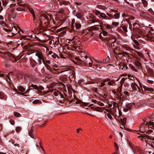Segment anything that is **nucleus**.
Returning a JSON list of instances; mask_svg holds the SVG:
<instances>
[{
    "label": "nucleus",
    "mask_w": 154,
    "mask_h": 154,
    "mask_svg": "<svg viewBox=\"0 0 154 154\" xmlns=\"http://www.w3.org/2000/svg\"><path fill=\"white\" fill-rule=\"evenodd\" d=\"M48 20L49 18L46 15L41 16L39 19L37 21L36 25L38 27L40 30H44L45 29V27L42 26V20L44 21L45 23L46 24L47 22H48Z\"/></svg>",
    "instance_id": "f257e3e1"
},
{
    "label": "nucleus",
    "mask_w": 154,
    "mask_h": 154,
    "mask_svg": "<svg viewBox=\"0 0 154 154\" xmlns=\"http://www.w3.org/2000/svg\"><path fill=\"white\" fill-rule=\"evenodd\" d=\"M0 53H1L2 54V55H1V56L5 59V62L8 61L9 59V57H12L14 59V60L15 61H16L19 59H17V57H15V56L12 54L8 52L7 51L4 52H0Z\"/></svg>",
    "instance_id": "f03ea898"
},
{
    "label": "nucleus",
    "mask_w": 154,
    "mask_h": 154,
    "mask_svg": "<svg viewBox=\"0 0 154 154\" xmlns=\"http://www.w3.org/2000/svg\"><path fill=\"white\" fill-rule=\"evenodd\" d=\"M146 125V124H145V122H144L140 126V133H143V132H146V131H144V125Z\"/></svg>",
    "instance_id": "7ed1b4c3"
},
{
    "label": "nucleus",
    "mask_w": 154,
    "mask_h": 154,
    "mask_svg": "<svg viewBox=\"0 0 154 154\" xmlns=\"http://www.w3.org/2000/svg\"><path fill=\"white\" fill-rule=\"evenodd\" d=\"M0 99L6 100L7 99V96L3 92L0 91Z\"/></svg>",
    "instance_id": "20e7f679"
},
{
    "label": "nucleus",
    "mask_w": 154,
    "mask_h": 154,
    "mask_svg": "<svg viewBox=\"0 0 154 154\" xmlns=\"http://www.w3.org/2000/svg\"><path fill=\"white\" fill-rule=\"evenodd\" d=\"M15 10L14 8L11 10V14L14 18L15 17L16 15L17 14V13L16 12H15Z\"/></svg>",
    "instance_id": "39448f33"
},
{
    "label": "nucleus",
    "mask_w": 154,
    "mask_h": 154,
    "mask_svg": "<svg viewBox=\"0 0 154 154\" xmlns=\"http://www.w3.org/2000/svg\"><path fill=\"white\" fill-rule=\"evenodd\" d=\"M35 55L37 56L39 58V59L41 60L43 59V55L42 53L41 52H38L35 54Z\"/></svg>",
    "instance_id": "423d86ee"
},
{
    "label": "nucleus",
    "mask_w": 154,
    "mask_h": 154,
    "mask_svg": "<svg viewBox=\"0 0 154 154\" xmlns=\"http://www.w3.org/2000/svg\"><path fill=\"white\" fill-rule=\"evenodd\" d=\"M75 29L76 30L79 29L81 27V24L78 23L77 22L75 23Z\"/></svg>",
    "instance_id": "0eeeda50"
},
{
    "label": "nucleus",
    "mask_w": 154,
    "mask_h": 154,
    "mask_svg": "<svg viewBox=\"0 0 154 154\" xmlns=\"http://www.w3.org/2000/svg\"><path fill=\"white\" fill-rule=\"evenodd\" d=\"M120 120L121 122L122 126L124 127L126 123V118L124 117L123 119H121Z\"/></svg>",
    "instance_id": "6e6552de"
},
{
    "label": "nucleus",
    "mask_w": 154,
    "mask_h": 154,
    "mask_svg": "<svg viewBox=\"0 0 154 154\" xmlns=\"http://www.w3.org/2000/svg\"><path fill=\"white\" fill-rule=\"evenodd\" d=\"M0 77H4L6 78H7V77H8V80H9V81L8 80H7L8 82H10V81H11V79L10 77L9 76H8V75H7L4 74H0Z\"/></svg>",
    "instance_id": "1a4fd4ad"
},
{
    "label": "nucleus",
    "mask_w": 154,
    "mask_h": 154,
    "mask_svg": "<svg viewBox=\"0 0 154 154\" xmlns=\"http://www.w3.org/2000/svg\"><path fill=\"white\" fill-rule=\"evenodd\" d=\"M143 88L144 89L145 91H153V89L152 88H148V87H147L146 86H143Z\"/></svg>",
    "instance_id": "9d476101"
},
{
    "label": "nucleus",
    "mask_w": 154,
    "mask_h": 154,
    "mask_svg": "<svg viewBox=\"0 0 154 154\" xmlns=\"http://www.w3.org/2000/svg\"><path fill=\"white\" fill-rule=\"evenodd\" d=\"M75 20L74 19L72 20V21L71 28L72 29V31L75 32V30H75L74 29V24H75Z\"/></svg>",
    "instance_id": "9b49d317"
},
{
    "label": "nucleus",
    "mask_w": 154,
    "mask_h": 154,
    "mask_svg": "<svg viewBox=\"0 0 154 154\" xmlns=\"http://www.w3.org/2000/svg\"><path fill=\"white\" fill-rule=\"evenodd\" d=\"M30 87L32 88H34L37 91L39 90L38 87L36 85H35L32 83H31V85H30Z\"/></svg>",
    "instance_id": "f8f14e48"
},
{
    "label": "nucleus",
    "mask_w": 154,
    "mask_h": 154,
    "mask_svg": "<svg viewBox=\"0 0 154 154\" xmlns=\"http://www.w3.org/2000/svg\"><path fill=\"white\" fill-rule=\"evenodd\" d=\"M31 64L32 67H34L38 64V63L34 60L31 62Z\"/></svg>",
    "instance_id": "ddd939ff"
},
{
    "label": "nucleus",
    "mask_w": 154,
    "mask_h": 154,
    "mask_svg": "<svg viewBox=\"0 0 154 154\" xmlns=\"http://www.w3.org/2000/svg\"><path fill=\"white\" fill-rule=\"evenodd\" d=\"M45 66L46 68L47 69L49 70L51 72H53L52 70L51 69V68L49 66L48 64H46L45 65Z\"/></svg>",
    "instance_id": "4468645a"
},
{
    "label": "nucleus",
    "mask_w": 154,
    "mask_h": 154,
    "mask_svg": "<svg viewBox=\"0 0 154 154\" xmlns=\"http://www.w3.org/2000/svg\"><path fill=\"white\" fill-rule=\"evenodd\" d=\"M146 126H149V125L152 126L154 127V122H150L149 123L148 122H146Z\"/></svg>",
    "instance_id": "2eb2a0df"
},
{
    "label": "nucleus",
    "mask_w": 154,
    "mask_h": 154,
    "mask_svg": "<svg viewBox=\"0 0 154 154\" xmlns=\"http://www.w3.org/2000/svg\"><path fill=\"white\" fill-rule=\"evenodd\" d=\"M134 64L137 67L140 66L141 65L140 62L138 60H136L134 62Z\"/></svg>",
    "instance_id": "dca6fc26"
},
{
    "label": "nucleus",
    "mask_w": 154,
    "mask_h": 154,
    "mask_svg": "<svg viewBox=\"0 0 154 154\" xmlns=\"http://www.w3.org/2000/svg\"><path fill=\"white\" fill-rule=\"evenodd\" d=\"M33 130H31V131H29V136L32 138H34L33 132Z\"/></svg>",
    "instance_id": "f3484780"
},
{
    "label": "nucleus",
    "mask_w": 154,
    "mask_h": 154,
    "mask_svg": "<svg viewBox=\"0 0 154 154\" xmlns=\"http://www.w3.org/2000/svg\"><path fill=\"white\" fill-rule=\"evenodd\" d=\"M110 58L109 56H108L105 59L103 60V62L104 63H108L109 60Z\"/></svg>",
    "instance_id": "a211bd4d"
},
{
    "label": "nucleus",
    "mask_w": 154,
    "mask_h": 154,
    "mask_svg": "<svg viewBox=\"0 0 154 154\" xmlns=\"http://www.w3.org/2000/svg\"><path fill=\"white\" fill-rule=\"evenodd\" d=\"M18 90L21 92H24L25 91V88L22 86H20L18 87Z\"/></svg>",
    "instance_id": "6ab92c4d"
},
{
    "label": "nucleus",
    "mask_w": 154,
    "mask_h": 154,
    "mask_svg": "<svg viewBox=\"0 0 154 154\" xmlns=\"http://www.w3.org/2000/svg\"><path fill=\"white\" fill-rule=\"evenodd\" d=\"M129 67L132 70L135 72H137V70L135 69L134 66L131 64H129Z\"/></svg>",
    "instance_id": "aec40b11"
},
{
    "label": "nucleus",
    "mask_w": 154,
    "mask_h": 154,
    "mask_svg": "<svg viewBox=\"0 0 154 154\" xmlns=\"http://www.w3.org/2000/svg\"><path fill=\"white\" fill-rule=\"evenodd\" d=\"M38 89H39V90L38 91H39V92H40V94H42V92L41 91H39V90H43L44 89V87L40 85L39 86V87H38Z\"/></svg>",
    "instance_id": "412c9836"
},
{
    "label": "nucleus",
    "mask_w": 154,
    "mask_h": 154,
    "mask_svg": "<svg viewBox=\"0 0 154 154\" xmlns=\"http://www.w3.org/2000/svg\"><path fill=\"white\" fill-rule=\"evenodd\" d=\"M76 16L79 19H80L82 17V15L79 12H77V13H76Z\"/></svg>",
    "instance_id": "4be33fe9"
},
{
    "label": "nucleus",
    "mask_w": 154,
    "mask_h": 154,
    "mask_svg": "<svg viewBox=\"0 0 154 154\" xmlns=\"http://www.w3.org/2000/svg\"><path fill=\"white\" fill-rule=\"evenodd\" d=\"M143 4L145 6L147 5V2L146 0H141Z\"/></svg>",
    "instance_id": "5701e85b"
},
{
    "label": "nucleus",
    "mask_w": 154,
    "mask_h": 154,
    "mask_svg": "<svg viewBox=\"0 0 154 154\" xmlns=\"http://www.w3.org/2000/svg\"><path fill=\"white\" fill-rule=\"evenodd\" d=\"M126 106L128 109H130L133 106V105L132 103H130L127 104Z\"/></svg>",
    "instance_id": "b1692460"
},
{
    "label": "nucleus",
    "mask_w": 154,
    "mask_h": 154,
    "mask_svg": "<svg viewBox=\"0 0 154 154\" xmlns=\"http://www.w3.org/2000/svg\"><path fill=\"white\" fill-rule=\"evenodd\" d=\"M91 28L94 30H98L99 29V28L97 27L96 26H91Z\"/></svg>",
    "instance_id": "393cba45"
},
{
    "label": "nucleus",
    "mask_w": 154,
    "mask_h": 154,
    "mask_svg": "<svg viewBox=\"0 0 154 154\" xmlns=\"http://www.w3.org/2000/svg\"><path fill=\"white\" fill-rule=\"evenodd\" d=\"M93 109H94L95 110L98 111H100V109H102L101 107H98L95 108H94Z\"/></svg>",
    "instance_id": "a878e982"
},
{
    "label": "nucleus",
    "mask_w": 154,
    "mask_h": 154,
    "mask_svg": "<svg viewBox=\"0 0 154 154\" xmlns=\"http://www.w3.org/2000/svg\"><path fill=\"white\" fill-rule=\"evenodd\" d=\"M125 79V78H122L120 81V83L121 84V86H122L123 85V84L124 83Z\"/></svg>",
    "instance_id": "bb28decb"
},
{
    "label": "nucleus",
    "mask_w": 154,
    "mask_h": 154,
    "mask_svg": "<svg viewBox=\"0 0 154 154\" xmlns=\"http://www.w3.org/2000/svg\"><path fill=\"white\" fill-rule=\"evenodd\" d=\"M122 28L123 29V30L125 32H127L128 30H127V27L125 26H123L122 27Z\"/></svg>",
    "instance_id": "cd10ccee"
},
{
    "label": "nucleus",
    "mask_w": 154,
    "mask_h": 154,
    "mask_svg": "<svg viewBox=\"0 0 154 154\" xmlns=\"http://www.w3.org/2000/svg\"><path fill=\"white\" fill-rule=\"evenodd\" d=\"M75 60H77L79 63H82L83 62V61L81 59H79L78 57H76L75 58Z\"/></svg>",
    "instance_id": "c85d7f7f"
},
{
    "label": "nucleus",
    "mask_w": 154,
    "mask_h": 154,
    "mask_svg": "<svg viewBox=\"0 0 154 154\" xmlns=\"http://www.w3.org/2000/svg\"><path fill=\"white\" fill-rule=\"evenodd\" d=\"M114 83V80H112L110 82H109L107 84L109 85H111Z\"/></svg>",
    "instance_id": "c756f323"
},
{
    "label": "nucleus",
    "mask_w": 154,
    "mask_h": 154,
    "mask_svg": "<svg viewBox=\"0 0 154 154\" xmlns=\"http://www.w3.org/2000/svg\"><path fill=\"white\" fill-rule=\"evenodd\" d=\"M21 129V128L20 127H16V131L17 132L20 131Z\"/></svg>",
    "instance_id": "7c9ffc66"
},
{
    "label": "nucleus",
    "mask_w": 154,
    "mask_h": 154,
    "mask_svg": "<svg viewBox=\"0 0 154 154\" xmlns=\"http://www.w3.org/2000/svg\"><path fill=\"white\" fill-rule=\"evenodd\" d=\"M128 142L129 146L131 148V149L134 147V145L132 143H130L129 141H128Z\"/></svg>",
    "instance_id": "2f4dec72"
},
{
    "label": "nucleus",
    "mask_w": 154,
    "mask_h": 154,
    "mask_svg": "<svg viewBox=\"0 0 154 154\" xmlns=\"http://www.w3.org/2000/svg\"><path fill=\"white\" fill-rule=\"evenodd\" d=\"M141 137H146L147 139H149V136H148V135H146L145 134H141Z\"/></svg>",
    "instance_id": "473e14b6"
},
{
    "label": "nucleus",
    "mask_w": 154,
    "mask_h": 154,
    "mask_svg": "<svg viewBox=\"0 0 154 154\" xmlns=\"http://www.w3.org/2000/svg\"><path fill=\"white\" fill-rule=\"evenodd\" d=\"M14 115L16 117H19L20 115V114L18 112H14Z\"/></svg>",
    "instance_id": "72a5a7b5"
},
{
    "label": "nucleus",
    "mask_w": 154,
    "mask_h": 154,
    "mask_svg": "<svg viewBox=\"0 0 154 154\" xmlns=\"http://www.w3.org/2000/svg\"><path fill=\"white\" fill-rule=\"evenodd\" d=\"M153 131V130H149L147 131H146V133L147 134H149Z\"/></svg>",
    "instance_id": "f704fd0d"
},
{
    "label": "nucleus",
    "mask_w": 154,
    "mask_h": 154,
    "mask_svg": "<svg viewBox=\"0 0 154 154\" xmlns=\"http://www.w3.org/2000/svg\"><path fill=\"white\" fill-rule=\"evenodd\" d=\"M105 26L107 29H111L112 27L109 24H106L105 25Z\"/></svg>",
    "instance_id": "c9c22d12"
},
{
    "label": "nucleus",
    "mask_w": 154,
    "mask_h": 154,
    "mask_svg": "<svg viewBox=\"0 0 154 154\" xmlns=\"http://www.w3.org/2000/svg\"><path fill=\"white\" fill-rule=\"evenodd\" d=\"M136 53H137V54H138V55L141 57H143V54H142V53H140V52H138V51H137L136 52Z\"/></svg>",
    "instance_id": "e433bc0d"
},
{
    "label": "nucleus",
    "mask_w": 154,
    "mask_h": 154,
    "mask_svg": "<svg viewBox=\"0 0 154 154\" xmlns=\"http://www.w3.org/2000/svg\"><path fill=\"white\" fill-rule=\"evenodd\" d=\"M114 16L116 18H118L119 17V14L118 13L115 14Z\"/></svg>",
    "instance_id": "4c0bfd02"
},
{
    "label": "nucleus",
    "mask_w": 154,
    "mask_h": 154,
    "mask_svg": "<svg viewBox=\"0 0 154 154\" xmlns=\"http://www.w3.org/2000/svg\"><path fill=\"white\" fill-rule=\"evenodd\" d=\"M131 87L132 88V89L134 90V91H136L137 90V88L135 87V85H133L132 84H131Z\"/></svg>",
    "instance_id": "58836bf2"
},
{
    "label": "nucleus",
    "mask_w": 154,
    "mask_h": 154,
    "mask_svg": "<svg viewBox=\"0 0 154 154\" xmlns=\"http://www.w3.org/2000/svg\"><path fill=\"white\" fill-rule=\"evenodd\" d=\"M62 4H63L64 5H67L69 3V2L63 1L62 2Z\"/></svg>",
    "instance_id": "ea45409f"
},
{
    "label": "nucleus",
    "mask_w": 154,
    "mask_h": 154,
    "mask_svg": "<svg viewBox=\"0 0 154 154\" xmlns=\"http://www.w3.org/2000/svg\"><path fill=\"white\" fill-rule=\"evenodd\" d=\"M119 24L118 22H113L112 23V25L116 26H117Z\"/></svg>",
    "instance_id": "a19ab883"
},
{
    "label": "nucleus",
    "mask_w": 154,
    "mask_h": 154,
    "mask_svg": "<svg viewBox=\"0 0 154 154\" xmlns=\"http://www.w3.org/2000/svg\"><path fill=\"white\" fill-rule=\"evenodd\" d=\"M115 146L116 148V149L117 150H118L119 149V147L117 145L116 143V142L114 143Z\"/></svg>",
    "instance_id": "79ce46f5"
},
{
    "label": "nucleus",
    "mask_w": 154,
    "mask_h": 154,
    "mask_svg": "<svg viewBox=\"0 0 154 154\" xmlns=\"http://www.w3.org/2000/svg\"><path fill=\"white\" fill-rule=\"evenodd\" d=\"M39 100H35L33 101V103L34 104H37L39 103Z\"/></svg>",
    "instance_id": "37998d69"
},
{
    "label": "nucleus",
    "mask_w": 154,
    "mask_h": 154,
    "mask_svg": "<svg viewBox=\"0 0 154 154\" xmlns=\"http://www.w3.org/2000/svg\"><path fill=\"white\" fill-rule=\"evenodd\" d=\"M16 10L17 11H22L23 10H24L23 8H17V9Z\"/></svg>",
    "instance_id": "c03bdc74"
},
{
    "label": "nucleus",
    "mask_w": 154,
    "mask_h": 154,
    "mask_svg": "<svg viewBox=\"0 0 154 154\" xmlns=\"http://www.w3.org/2000/svg\"><path fill=\"white\" fill-rule=\"evenodd\" d=\"M110 79L107 78V79H104V80L103 81V82L105 83V82H106L108 81H110Z\"/></svg>",
    "instance_id": "a18cd8bd"
},
{
    "label": "nucleus",
    "mask_w": 154,
    "mask_h": 154,
    "mask_svg": "<svg viewBox=\"0 0 154 154\" xmlns=\"http://www.w3.org/2000/svg\"><path fill=\"white\" fill-rule=\"evenodd\" d=\"M21 95H22L23 96H28L27 94H28L27 93H25V92L24 93H20Z\"/></svg>",
    "instance_id": "49530a36"
},
{
    "label": "nucleus",
    "mask_w": 154,
    "mask_h": 154,
    "mask_svg": "<svg viewBox=\"0 0 154 154\" xmlns=\"http://www.w3.org/2000/svg\"><path fill=\"white\" fill-rule=\"evenodd\" d=\"M147 82L151 84H152L153 83V81H152V80H149V79H148L147 80Z\"/></svg>",
    "instance_id": "de8ad7c7"
},
{
    "label": "nucleus",
    "mask_w": 154,
    "mask_h": 154,
    "mask_svg": "<svg viewBox=\"0 0 154 154\" xmlns=\"http://www.w3.org/2000/svg\"><path fill=\"white\" fill-rule=\"evenodd\" d=\"M51 56L54 58H56L57 56H58L55 53H54Z\"/></svg>",
    "instance_id": "09e8293b"
},
{
    "label": "nucleus",
    "mask_w": 154,
    "mask_h": 154,
    "mask_svg": "<svg viewBox=\"0 0 154 154\" xmlns=\"http://www.w3.org/2000/svg\"><path fill=\"white\" fill-rule=\"evenodd\" d=\"M116 41V40H114L113 41V42L112 43L111 45V47H114L115 46H115V45L114 44V42Z\"/></svg>",
    "instance_id": "8fccbe9b"
},
{
    "label": "nucleus",
    "mask_w": 154,
    "mask_h": 154,
    "mask_svg": "<svg viewBox=\"0 0 154 154\" xmlns=\"http://www.w3.org/2000/svg\"><path fill=\"white\" fill-rule=\"evenodd\" d=\"M107 116L110 119H112V116L109 114L108 113L107 114Z\"/></svg>",
    "instance_id": "3c124183"
},
{
    "label": "nucleus",
    "mask_w": 154,
    "mask_h": 154,
    "mask_svg": "<svg viewBox=\"0 0 154 154\" xmlns=\"http://www.w3.org/2000/svg\"><path fill=\"white\" fill-rule=\"evenodd\" d=\"M100 16L104 18L105 16L106 17V15L104 13H101V14H100Z\"/></svg>",
    "instance_id": "603ef678"
},
{
    "label": "nucleus",
    "mask_w": 154,
    "mask_h": 154,
    "mask_svg": "<svg viewBox=\"0 0 154 154\" xmlns=\"http://www.w3.org/2000/svg\"><path fill=\"white\" fill-rule=\"evenodd\" d=\"M132 149L134 154H135V153H136V151L135 148L134 147V148H132Z\"/></svg>",
    "instance_id": "864d4df0"
},
{
    "label": "nucleus",
    "mask_w": 154,
    "mask_h": 154,
    "mask_svg": "<svg viewBox=\"0 0 154 154\" xmlns=\"http://www.w3.org/2000/svg\"><path fill=\"white\" fill-rule=\"evenodd\" d=\"M98 104L101 106H103V105H104V104L103 103L101 102H98Z\"/></svg>",
    "instance_id": "5fc2aeb1"
},
{
    "label": "nucleus",
    "mask_w": 154,
    "mask_h": 154,
    "mask_svg": "<svg viewBox=\"0 0 154 154\" xmlns=\"http://www.w3.org/2000/svg\"><path fill=\"white\" fill-rule=\"evenodd\" d=\"M107 34V32L106 31H103V35L104 36H106Z\"/></svg>",
    "instance_id": "6e6d98bb"
},
{
    "label": "nucleus",
    "mask_w": 154,
    "mask_h": 154,
    "mask_svg": "<svg viewBox=\"0 0 154 154\" xmlns=\"http://www.w3.org/2000/svg\"><path fill=\"white\" fill-rule=\"evenodd\" d=\"M124 64L123 63L121 65H120V69H124Z\"/></svg>",
    "instance_id": "4d7b16f0"
},
{
    "label": "nucleus",
    "mask_w": 154,
    "mask_h": 154,
    "mask_svg": "<svg viewBox=\"0 0 154 154\" xmlns=\"http://www.w3.org/2000/svg\"><path fill=\"white\" fill-rule=\"evenodd\" d=\"M124 94L127 96H129V94L128 91H125L124 92Z\"/></svg>",
    "instance_id": "13d9d810"
},
{
    "label": "nucleus",
    "mask_w": 154,
    "mask_h": 154,
    "mask_svg": "<svg viewBox=\"0 0 154 154\" xmlns=\"http://www.w3.org/2000/svg\"><path fill=\"white\" fill-rule=\"evenodd\" d=\"M16 5V4H11L10 5V7L11 8H13Z\"/></svg>",
    "instance_id": "bf43d9fd"
},
{
    "label": "nucleus",
    "mask_w": 154,
    "mask_h": 154,
    "mask_svg": "<svg viewBox=\"0 0 154 154\" xmlns=\"http://www.w3.org/2000/svg\"><path fill=\"white\" fill-rule=\"evenodd\" d=\"M2 2L3 5L5 6L7 5V2H5L3 1H2Z\"/></svg>",
    "instance_id": "052dcab7"
},
{
    "label": "nucleus",
    "mask_w": 154,
    "mask_h": 154,
    "mask_svg": "<svg viewBox=\"0 0 154 154\" xmlns=\"http://www.w3.org/2000/svg\"><path fill=\"white\" fill-rule=\"evenodd\" d=\"M128 110V109L127 108H124L123 109V111L125 112H127Z\"/></svg>",
    "instance_id": "680f3d73"
},
{
    "label": "nucleus",
    "mask_w": 154,
    "mask_h": 154,
    "mask_svg": "<svg viewBox=\"0 0 154 154\" xmlns=\"http://www.w3.org/2000/svg\"><path fill=\"white\" fill-rule=\"evenodd\" d=\"M10 123L11 124L13 125H14V122L13 120H11Z\"/></svg>",
    "instance_id": "e2e57ef3"
},
{
    "label": "nucleus",
    "mask_w": 154,
    "mask_h": 154,
    "mask_svg": "<svg viewBox=\"0 0 154 154\" xmlns=\"http://www.w3.org/2000/svg\"><path fill=\"white\" fill-rule=\"evenodd\" d=\"M105 83L104 82H103L101 83V85L100 86V87H102L105 85Z\"/></svg>",
    "instance_id": "0e129e2a"
},
{
    "label": "nucleus",
    "mask_w": 154,
    "mask_h": 154,
    "mask_svg": "<svg viewBox=\"0 0 154 154\" xmlns=\"http://www.w3.org/2000/svg\"><path fill=\"white\" fill-rule=\"evenodd\" d=\"M41 60H42V62L43 64L45 65V64H46L45 63V60L44 58V57L43 58V59H42Z\"/></svg>",
    "instance_id": "69168bd1"
},
{
    "label": "nucleus",
    "mask_w": 154,
    "mask_h": 154,
    "mask_svg": "<svg viewBox=\"0 0 154 154\" xmlns=\"http://www.w3.org/2000/svg\"><path fill=\"white\" fill-rule=\"evenodd\" d=\"M96 14L97 15H98L100 14H101V12L99 11H97L96 13Z\"/></svg>",
    "instance_id": "338daca9"
},
{
    "label": "nucleus",
    "mask_w": 154,
    "mask_h": 154,
    "mask_svg": "<svg viewBox=\"0 0 154 154\" xmlns=\"http://www.w3.org/2000/svg\"><path fill=\"white\" fill-rule=\"evenodd\" d=\"M38 62L39 64H41L42 63V61L40 59H38Z\"/></svg>",
    "instance_id": "774afa93"
}]
</instances>
